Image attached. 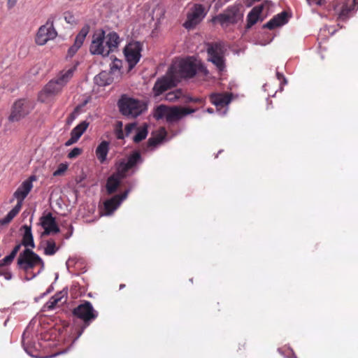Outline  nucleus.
<instances>
[{
  "mask_svg": "<svg viewBox=\"0 0 358 358\" xmlns=\"http://www.w3.org/2000/svg\"><path fill=\"white\" fill-rule=\"evenodd\" d=\"M197 72L204 76L209 73L207 68L201 62H197L192 57L176 61L169 69V75L173 76L178 83L182 78H193Z\"/></svg>",
  "mask_w": 358,
  "mask_h": 358,
  "instance_id": "obj_1",
  "label": "nucleus"
},
{
  "mask_svg": "<svg viewBox=\"0 0 358 358\" xmlns=\"http://www.w3.org/2000/svg\"><path fill=\"white\" fill-rule=\"evenodd\" d=\"M196 109L182 108L180 106H158L154 110L153 116L157 120L165 119L166 122L172 124L179 121L184 116L193 113Z\"/></svg>",
  "mask_w": 358,
  "mask_h": 358,
  "instance_id": "obj_2",
  "label": "nucleus"
},
{
  "mask_svg": "<svg viewBox=\"0 0 358 358\" xmlns=\"http://www.w3.org/2000/svg\"><path fill=\"white\" fill-rule=\"evenodd\" d=\"M120 113L125 116L136 117L147 110V105L141 101L122 96L117 103Z\"/></svg>",
  "mask_w": 358,
  "mask_h": 358,
  "instance_id": "obj_3",
  "label": "nucleus"
},
{
  "mask_svg": "<svg viewBox=\"0 0 358 358\" xmlns=\"http://www.w3.org/2000/svg\"><path fill=\"white\" fill-rule=\"evenodd\" d=\"M37 265H41V268L43 269L44 262L43 259L31 249L25 248L20 253L17 259V266L20 269L28 271Z\"/></svg>",
  "mask_w": 358,
  "mask_h": 358,
  "instance_id": "obj_4",
  "label": "nucleus"
},
{
  "mask_svg": "<svg viewBox=\"0 0 358 358\" xmlns=\"http://www.w3.org/2000/svg\"><path fill=\"white\" fill-rule=\"evenodd\" d=\"M73 315L83 322L84 327H88L99 315L92 304L88 301H84L73 310Z\"/></svg>",
  "mask_w": 358,
  "mask_h": 358,
  "instance_id": "obj_5",
  "label": "nucleus"
},
{
  "mask_svg": "<svg viewBox=\"0 0 358 358\" xmlns=\"http://www.w3.org/2000/svg\"><path fill=\"white\" fill-rule=\"evenodd\" d=\"M34 108L33 103L26 99L17 100L12 107L8 120L10 122H18L26 117Z\"/></svg>",
  "mask_w": 358,
  "mask_h": 358,
  "instance_id": "obj_6",
  "label": "nucleus"
},
{
  "mask_svg": "<svg viewBox=\"0 0 358 358\" xmlns=\"http://www.w3.org/2000/svg\"><path fill=\"white\" fill-rule=\"evenodd\" d=\"M207 53L208 61L211 62L218 69L223 71L225 69L223 46L219 43H209L207 44Z\"/></svg>",
  "mask_w": 358,
  "mask_h": 358,
  "instance_id": "obj_7",
  "label": "nucleus"
},
{
  "mask_svg": "<svg viewBox=\"0 0 358 358\" xmlns=\"http://www.w3.org/2000/svg\"><path fill=\"white\" fill-rule=\"evenodd\" d=\"M206 13L202 4H194L187 13V20L184 22L183 27L187 29H193L202 21Z\"/></svg>",
  "mask_w": 358,
  "mask_h": 358,
  "instance_id": "obj_8",
  "label": "nucleus"
},
{
  "mask_svg": "<svg viewBox=\"0 0 358 358\" xmlns=\"http://www.w3.org/2000/svg\"><path fill=\"white\" fill-rule=\"evenodd\" d=\"M142 51V44L138 41L129 43L124 49V54L130 69L139 62Z\"/></svg>",
  "mask_w": 358,
  "mask_h": 358,
  "instance_id": "obj_9",
  "label": "nucleus"
},
{
  "mask_svg": "<svg viewBox=\"0 0 358 358\" xmlns=\"http://www.w3.org/2000/svg\"><path fill=\"white\" fill-rule=\"evenodd\" d=\"M90 51L92 55H101L103 57L108 55L106 49L105 32L103 30L96 31L92 36Z\"/></svg>",
  "mask_w": 358,
  "mask_h": 358,
  "instance_id": "obj_10",
  "label": "nucleus"
},
{
  "mask_svg": "<svg viewBox=\"0 0 358 358\" xmlns=\"http://www.w3.org/2000/svg\"><path fill=\"white\" fill-rule=\"evenodd\" d=\"M56 36L57 32L53 26V21L49 19L45 24L38 29L35 41L38 45H43L49 40L55 38Z\"/></svg>",
  "mask_w": 358,
  "mask_h": 358,
  "instance_id": "obj_11",
  "label": "nucleus"
},
{
  "mask_svg": "<svg viewBox=\"0 0 358 358\" xmlns=\"http://www.w3.org/2000/svg\"><path fill=\"white\" fill-rule=\"evenodd\" d=\"M240 18L239 8L237 6L228 7L223 13L217 16V20L222 27L236 24Z\"/></svg>",
  "mask_w": 358,
  "mask_h": 358,
  "instance_id": "obj_12",
  "label": "nucleus"
},
{
  "mask_svg": "<svg viewBox=\"0 0 358 358\" xmlns=\"http://www.w3.org/2000/svg\"><path fill=\"white\" fill-rule=\"evenodd\" d=\"M177 80L169 75V71L165 76L159 78L155 82L152 91L155 96H159L168 90L175 87L177 84Z\"/></svg>",
  "mask_w": 358,
  "mask_h": 358,
  "instance_id": "obj_13",
  "label": "nucleus"
},
{
  "mask_svg": "<svg viewBox=\"0 0 358 358\" xmlns=\"http://www.w3.org/2000/svg\"><path fill=\"white\" fill-rule=\"evenodd\" d=\"M356 5L358 6V0H353L350 3L345 2L344 0H336L334 10L338 15V20H346L349 17L350 13L355 9Z\"/></svg>",
  "mask_w": 358,
  "mask_h": 358,
  "instance_id": "obj_14",
  "label": "nucleus"
},
{
  "mask_svg": "<svg viewBox=\"0 0 358 358\" xmlns=\"http://www.w3.org/2000/svg\"><path fill=\"white\" fill-rule=\"evenodd\" d=\"M143 162V159L141 157V153L139 151H134L127 158V161L126 162H122L120 163L117 169L118 173L122 177H125L127 172L135 167L137 164Z\"/></svg>",
  "mask_w": 358,
  "mask_h": 358,
  "instance_id": "obj_15",
  "label": "nucleus"
},
{
  "mask_svg": "<svg viewBox=\"0 0 358 358\" xmlns=\"http://www.w3.org/2000/svg\"><path fill=\"white\" fill-rule=\"evenodd\" d=\"M36 180L35 176H30L28 179L22 182V183L18 187L16 191L14 192V197L17 199V206L22 208L23 201L29 194L31 189L33 188L32 182Z\"/></svg>",
  "mask_w": 358,
  "mask_h": 358,
  "instance_id": "obj_16",
  "label": "nucleus"
},
{
  "mask_svg": "<svg viewBox=\"0 0 358 358\" xmlns=\"http://www.w3.org/2000/svg\"><path fill=\"white\" fill-rule=\"evenodd\" d=\"M129 190H125L120 194H116L103 203L106 215L112 214L128 196Z\"/></svg>",
  "mask_w": 358,
  "mask_h": 358,
  "instance_id": "obj_17",
  "label": "nucleus"
},
{
  "mask_svg": "<svg viewBox=\"0 0 358 358\" xmlns=\"http://www.w3.org/2000/svg\"><path fill=\"white\" fill-rule=\"evenodd\" d=\"M41 224L44 229V231L43 232V236L59 232V228L57 224L55 218L52 216L51 213H48L41 217Z\"/></svg>",
  "mask_w": 358,
  "mask_h": 358,
  "instance_id": "obj_18",
  "label": "nucleus"
},
{
  "mask_svg": "<svg viewBox=\"0 0 358 358\" xmlns=\"http://www.w3.org/2000/svg\"><path fill=\"white\" fill-rule=\"evenodd\" d=\"M62 87L53 79L49 81L43 87L39 94V99L45 101V99L50 96H55L60 93Z\"/></svg>",
  "mask_w": 358,
  "mask_h": 358,
  "instance_id": "obj_19",
  "label": "nucleus"
},
{
  "mask_svg": "<svg viewBox=\"0 0 358 358\" xmlns=\"http://www.w3.org/2000/svg\"><path fill=\"white\" fill-rule=\"evenodd\" d=\"M90 30L89 26L86 25L84 26L78 34L76 36L75 38L74 43L72 46H71L68 50L67 56L69 57H72L74 56V55L77 52V51L79 50V48L82 46L83 44V42L86 38V36L87 35Z\"/></svg>",
  "mask_w": 358,
  "mask_h": 358,
  "instance_id": "obj_20",
  "label": "nucleus"
},
{
  "mask_svg": "<svg viewBox=\"0 0 358 358\" xmlns=\"http://www.w3.org/2000/svg\"><path fill=\"white\" fill-rule=\"evenodd\" d=\"M89 126V122L87 121H83L74 127L71 132L70 138L65 143L66 146H70L76 143L83 133L87 130Z\"/></svg>",
  "mask_w": 358,
  "mask_h": 358,
  "instance_id": "obj_21",
  "label": "nucleus"
},
{
  "mask_svg": "<svg viewBox=\"0 0 358 358\" xmlns=\"http://www.w3.org/2000/svg\"><path fill=\"white\" fill-rule=\"evenodd\" d=\"M288 22V13L282 11L280 13L273 17L268 22L263 25V28L270 30L274 29L278 27L285 24Z\"/></svg>",
  "mask_w": 358,
  "mask_h": 358,
  "instance_id": "obj_22",
  "label": "nucleus"
},
{
  "mask_svg": "<svg viewBox=\"0 0 358 358\" xmlns=\"http://www.w3.org/2000/svg\"><path fill=\"white\" fill-rule=\"evenodd\" d=\"M76 69L77 64H75L69 69H64L59 73L55 80L63 88L73 78Z\"/></svg>",
  "mask_w": 358,
  "mask_h": 358,
  "instance_id": "obj_23",
  "label": "nucleus"
},
{
  "mask_svg": "<svg viewBox=\"0 0 358 358\" xmlns=\"http://www.w3.org/2000/svg\"><path fill=\"white\" fill-rule=\"evenodd\" d=\"M210 102L217 108H223L231 101V96L229 94L213 93L210 95Z\"/></svg>",
  "mask_w": 358,
  "mask_h": 358,
  "instance_id": "obj_24",
  "label": "nucleus"
},
{
  "mask_svg": "<svg viewBox=\"0 0 358 358\" xmlns=\"http://www.w3.org/2000/svg\"><path fill=\"white\" fill-rule=\"evenodd\" d=\"M123 178L117 171L116 174H113L107 179L106 189L108 194H113L117 190Z\"/></svg>",
  "mask_w": 358,
  "mask_h": 358,
  "instance_id": "obj_25",
  "label": "nucleus"
},
{
  "mask_svg": "<svg viewBox=\"0 0 358 358\" xmlns=\"http://www.w3.org/2000/svg\"><path fill=\"white\" fill-rule=\"evenodd\" d=\"M264 9V4L255 6L247 16L246 28L250 29L255 24L259 19V16Z\"/></svg>",
  "mask_w": 358,
  "mask_h": 358,
  "instance_id": "obj_26",
  "label": "nucleus"
},
{
  "mask_svg": "<svg viewBox=\"0 0 358 358\" xmlns=\"http://www.w3.org/2000/svg\"><path fill=\"white\" fill-rule=\"evenodd\" d=\"M106 49L110 52L115 51L120 43V39L116 32H110L106 36H105Z\"/></svg>",
  "mask_w": 358,
  "mask_h": 358,
  "instance_id": "obj_27",
  "label": "nucleus"
},
{
  "mask_svg": "<svg viewBox=\"0 0 358 358\" xmlns=\"http://www.w3.org/2000/svg\"><path fill=\"white\" fill-rule=\"evenodd\" d=\"M110 143L106 141H103L97 146L95 153L97 159L102 164L104 163L107 159V155L109 151Z\"/></svg>",
  "mask_w": 358,
  "mask_h": 358,
  "instance_id": "obj_28",
  "label": "nucleus"
},
{
  "mask_svg": "<svg viewBox=\"0 0 358 358\" xmlns=\"http://www.w3.org/2000/svg\"><path fill=\"white\" fill-rule=\"evenodd\" d=\"M22 229L24 230V234L22 240V244L28 248L31 247V248H35V244L34 241L33 235L31 233V227L28 225H23L22 227Z\"/></svg>",
  "mask_w": 358,
  "mask_h": 358,
  "instance_id": "obj_29",
  "label": "nucleus"
},
{
  "mask_svg": "<svg viewBox=\"0 0 358 358\" xmlns=\"http://www.w3.org/2000/svg\"><path fill=\"white\" fill-rule=\"evenodd\" d=\"M22 245V243L15 245L11 252L0 261V267L10 265L13 262L17 252L20 251Z\"/></svg>",
  "mask_w": 358,
  "mask_h": 358,
  "instance_id": "obj_30",
  "label": "nucleus"
},
{
  "mask_svg": "<svg viewBox=\"0 0 358 358\" xmlns=\"http://www.w3.org/2000/svg\"><path fill=\"white\" fill-rule=\"evenodd\" d=\"M95 82L100 86L110 85L112 82L111 78L106 71H102L94 78Z\"/></svg>",
  "mask_w": 358,
  "mask_h": 358,
  "instance_id": "obj_31",
  "label": "nucleus"
},
{
  "mask_svg": "<svg viewBox=\"0 0 358 358\" xmlns=\"http://www.w3.org/2000/svg\"><path fill=\"white\" fill-rule=\"evenodd\" d=\"M21 207L15 205V206L8 212V213L3 219L0 220V224L1 225H6L10 223L12 220L19 213L21 210Z\"/></svg>",
  "mask_w": 358,
  "mask_h": 358,
  "instance_id": "obj_32",
  "label": "nucleus"
},
{
  "mask_svg": "<svg viewBox=\"0 0 358 358\" xmlns=\"http://www.w3.org/2000/svg\"><path fill=\"white\" fill-rule=\"evenodd\" d=\"M58 250V248L56 246V243L54 240L50 239L46 242V247L44 249V254L45 255L52 256L54 255L57 251Z\"/></svg>",
  "mask_w": 358,
  "mask_h": 358,
  "instance_id": "obj_33",
  "label": "nucleus"
},
{
  "mask_svg": "<svg viewBox=\"0 0 358 358\" xmlns=\"http://www.w3.org/2000/svg\"><path fill=\"white\" fill-rule=\"evenodd\" d=\"M147 135H148L147 127L146 126L141 127L137 129L136 134L134 136L133 140L135 143H139V142L142 141L143 140H144L147 137Z\"/></svg>",
  "mask_w": 358,
  "mask_h": 358,
  "instance_id": "obj_34",
  "label": "nucleus"
},
{
  "mask_svg": "<svg viewBox=\"0 0 358 358\" xmlns=\"http://www.w3.org/2000/svg\"><path fill=\"white\" fill-rule=\"evenodd\" d=\"M182 96V91L181 90H176L173 92H169L166 94V99L169 101H176Z\"/></svg>",
  "mask_w": 358,
  "mask_h": 358,
  "instance_id": "obj_35",
  "label": "nucleus"
},
{
  "mask_svg": "<svg viewBox=\"0 0 358 358\" xmlns=\"http://www.w3.org/2000/svg\"><path fill=\"white\" fill-rule=\"evenodd\" d=\"M163 139H164V136H162L160 135H158L156 137L150 138L147 143L148 147V148L155 147L157 145H158L159 143H160L163 141Z\"/></svg>",
  "mask_w": 358,
  "mask_h": 358,
  "instance_id": "obj_36",
  "label": "nucleus"
},
{
  "mask_svg": "<svg viewBox=\"0 0 358 358\" xmlns=\"http://www.w3.org/2000/svg\"><path fill=\"white\" fill-rule=\"evenodd\" d=\"M115 134L117 139H123L124 138V131L122 130V122H117L115 129Z\"/></svg>",
  "mask_w": 358,
  "mask_h": 358,
  "instance_id": "obj_37",
  "label": "nucleus"
},
{
  "mask_svg": "<svg viewBox=\"0 0 358 358\" xmlns=\"http://www.w3.org/2000/svg\"><path fill=\"white\" fill-rule=\"evenodd\" d=\"M59 301L57 298V296H52L49 301L46 303V306L48 309L52 310L54 309L57 306L59 305Z\"/></svg>",
  "mask_w": 358,
  "mask_h": 358,
  "instance_id": "obj_38",
  "label": "nucleus"
},
{
  "mask_svg": "<svg viewBox=\"0 0 358 358\" xmlns=\"http://www.w3.org/2000/svg\"><path fill=\"white\" fill-rule=\"evenodd\" d=\"M68 169V165L66 164H60L56 171H54V176H62Z\"/></svg>",
  "mask_w": 358,
  "mask_h": 358,
  "instance_id": "obj_39",
  "label": "nucleus"
},
{
  "mask_svg": "<svg viewBox=\"0 0 358 358\" xmlns=\"http://www.w3.org/2000/svg\"><path fill=\"white\" fill-rule=\"evenodd\" d=\"M185 103L189 102H193V103H197L203 104L205 103V99L201 97H192V96H187L186 99L185 100Z\"/></svg>",
  "mask_w": 358,
  "mask_h": 358,
  "instance_id": "obj_40",
  "label": "nucleus"
},
{
  "mask_svg": "<svg viewBox=\"0 0 358 358\" xmlns=\"http://www.w3.org/2000/svg\"><path fill=\"white\" fill-rule=\"evenodd\" d=\"M82 153V149L78 148H74L68 154V158L73 159L79 156Z\"/></svg>",
  "mask_w": 358,
  "mask_h": 358,
  "instance_id": "obj_41",
  "label": "nucleus"
},
{
  "mask_svg": "<svg viewBox=\"0 0 358 358\" xmlns=\"http://www.w3.org/2000/svg\"><path fill=\"white\" fill-rule=\"evenodd\" d=\"M4 266L0 267V275H3L6 280H10L12 274L10 271L3 269Z\"/></svg>",
  "mask_w": 358,
  "mask_h": 358,
  "instance_id": "obj_42",
  "label": "nucleus"
},
{
  "mask_svg": "<svg viewBox=\"0 0 358 358\" xmlns=\"http://www.w3.org/2000/svg\"><path fill=\"white\" fill-rule=\"evenodd\" d=\"M136 128V124L134 123L128 124L125 127V133L126 135L128 136L133 130Z\"/></svg>",
  "mask_w": 358,
  "mask_h": 358,
  "instance_id": "obj_43",
  "label": "nucleus"
},
{
  "mask_svg": "<svg viewBox=\"0 0 358 358\" xmlns=\"http://www.w3.org/2000/svg\"><path fill=\"white\" fill-rule=\"evenodd\" d=\"M276 77L278 80L280 81V85H286L287 83V79L285 78L282 73L278 71L276 73Z\"/></svg>",
  "mask_w": 358,
  "mask_h": 358,
  "instance_id": "obj_44",
  "label": "nucleus"
},
{
  "mask_svg": "<svg viewBox=\"0 0 358 358\" xmlns=\"http://www.w3.org/2000/svg\"><path fill=\"white\" fill-rule=\"evenodd\" d=\"M66 295V292L63 291V292H59L55 294L54 295V296H57L59 302H61V303H63L66 301V299H64V301H62V299L65 298Z\"/></svg>",
  "mask_w": 358,
  "mask_h": 358,
  "instance_id": "obj_45",
  "label": "nucleus"
},
{
  "mask_svg": "<svg viewBox=\"0 0 358 358\" xmlns=\"http://www.w3.org/2000/svg\"><path fill=\"white\" fill-rule=\"evenodd\" d=\"M309 5L322 6L324 3V0H306Z\"/></svg>",
  "mask_w": 358,
  "mask_h": 358,
  "instance_id": "obj_46",
  "label": "nucleus"
},
{
  "mask_svg": "<svg viewBox=\"0 0 358 358\" xmlns=\"http://www.w3.org/2000/svg\"><path fill=\"white\" fill-rule=\"evenodd\" d=\"M64 18L68 23H71L73 21V16L70 13H65Z\"/></svg>",
  "mask_w": 358,
  "mask_h": 358,
  "instance_id": "obj_47",
  "label": "nucleus"
},
{
  "mask_svg": "<svg viewBox=\"0 0 358 358\" xmlns=\"http://www.w3.org/2000/svg\"><path fill=\"white\" fill-rule=\"evenodd\" d=\"M17 0H8L7 6L8 8H12L17 3Z\"/></svg>",
  "mask_w": 358,
  "mask_h": 358,
  "instance_id": "obj_48",
  "label": "nucleus"
},
{
  "mask_svg": "<svg viewBox=\"0 0 358 358\" xmlns=\"http://www.w3.org/2000/svg\"><path fill=\"white\" fill-rule=\"evenodd\" d=\"M121 64V61L116 59L111 67V70H113L114 69H119V65Z\"/></svg>",
  "mask_w": 358,
  "mask_h": 358,
  "instance_id": "obj_49",
  "label": "nucleus"
},
{
  "mask_svg": "<svg viewBox=\"0 0 358 358\" xmlns=\"http://www.w3.org/2000/svg\"><path fill=\"white\" fill-rule=\"evenodd\" d=\"M289 354L291 355V356L288 355L289 358H297L296 355L292 350L289 351Z\"/></svg>",
  "mask_w": 358,
  "mask_h": 358,
  "instance_id": "obj_50",
  "label": "nucleus"
},
{
  "mask_svg": "<svg viewBox=\"0 0 358 358\" xmlns=\"http://www.w3.org/2000/svg\"><path fill=\"white\" fill-rule=\"evenodd\" d=\"M73 120V114H71L70 116L68 117V122L69 123Z\"/></svg>",
  "mask_w": 358,
  "mask_h": 358,
  "instance_id": "obj_51",
  "label": "nucleus"
},
{
  "mask_svg": "<svg viewBox=\"0 0 358 358\" xmlns=\"http://www.w3.org/2000/svg\"><path fill=\"white\" fill-rule=\"evenodd\" d=\"M207 112L209 113H213V109L211 108H209L207 109Z\"/></svg>",
  "mask_w": 358,
  "mask_h": 358,
  "instance_id": "obj_52",
  "label": "nucleus"
},
{
  "mask_svg": "<svg viewBox=\"0 0 358 358\" xmlns=\"http://www.w3.org/2000/svg\"><path fill=\"white\" fill-rule=\"evenodd\" d=\"M124 285H120V288H124Z\"/></svg>",
  "mask_w": 358,
  "mask_h": 358,
  "instance_id": "obj_53",
  "label": "nucleus"
}]
</instances>
